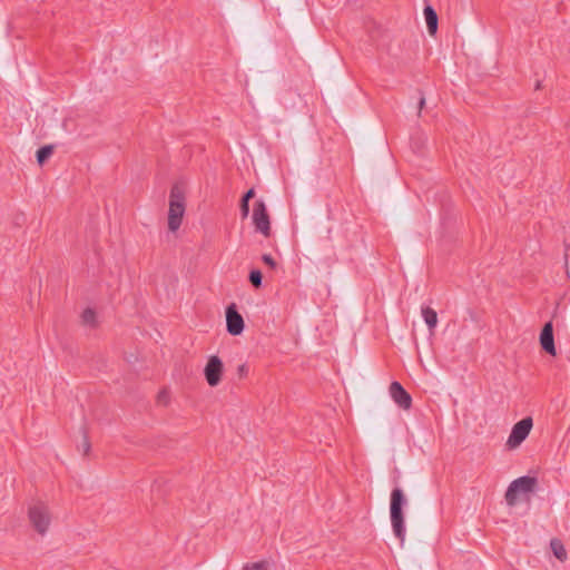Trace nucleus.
I'll use <instances>...</instances> for the list:
<instances>
[{"instance_id":"obj_13","label":"nucleus","mask_w":570,"mask_h":570,"mask_svg":"<svg viewBox=\"0 0 570 570\" xmlns=\"http://www.w3.org/2000/svg\"><path fill=\"white\" fill-rule=\"evenodd\" d=\"M55 147L53 145H45L40 147L36 153L37 163L39 166H42L53 154Z\"/></svg>"},{"instance_id":"obj_4","label":"nucleus","mask_w":570,"mask_h":570,"mask_svg":"<svg viewBox=\"0 0 570 570\" xmlns=\"http://www.w3.org/2000/svg\"><path fill=\"white\" fill-rule=\"evenodd\" d=\"M28 518L33 529L43 535L50 525L51 517L49 508L43 502H36L28 508Z\"/></svg>"},{"instance_id":"obj_21","label":"nucleus","mask_w":570,"mask_h":570,"mask_svg":"<svg viewBox=\"0 0 570 570\" xmlns=\"http://www.w3.org/2000/svg\"><path fill=\"white\" fill-rule=\"evenodd\" d=\"M255 197V189L249 188L242 197L240 200L249 203Z\"/></svg>"},{"instance_id":"obj_10","label":"nucleus","mask_w":570,"mask_h":570,"mask_svg":"<svg viewBox=\"0 0 570 570\" xmlns=\"http://www.w3.org/2000/svg\"><path fill=\"white\" fill-rule=\"evenodd\" d=\"M540 345L541 348L548 353L549 355L554 356L557 354L554 337H553V324L552 322H547L540 333Z\"/></svg>"},{"instance_id":"obj_20","label":"nucleus","mask_w":570,"mask_h":570,"mask_svg":"<svg viewBox=\"0 0 570 570\" xmlns=\"http://www.w3.org/2000/svg\"><path fill=\"white\" fill-rule=\"evenodd\" d=\"M239 209L242 218H247V216L249 215V203L240 200Z\"/></svg>"},{"instance_id":"obj_3","label":"nucleus","mask_w":570,"mask_h":570,"mask_svg":"<svg viewBox=\"0 0 570 570\" xmlns=\"http://www.w3.org/2000/svg\"><path fill=\"white\" fill-rule=\"evenodd\" d=\"M537 484V478L530 475H523L513 480L505 492L507 504L510 507L515 505L521 495L535 492Z\"/></svg>"},{"instance_id":"obj_19","label":"nucleus","mask_w":570,"mask_h":570,"mask_svg":"<svg viewBox=\"0 0 570 570\" xmlns=\"http://www.w3.org/2000/svg\"><path fill=\"white\" fill-rule=\"evenodd\" d=\"M82 432H83V438H82V442H81L80 446L82 448L83 454L87 455L91 449V444H90L88 434L85 429H82Z\"/></svg>"},{"instance_id":"obj_14","label":"nucleus","mask_w":570,"mask_h":570,"mask_svg":"<svg viewBox=\"0 0 570 570\" xmlns=\"http://www.w3.org/2000/svg\"><path fill=\"white\" fill-rule=\"evenodd\" d=\"M550 547H551V550L554 554V557L560 560V561H563L566 560L567 558V552H566V549L562 544V542L558 539H552L550 541Z\"/></svg>"},{"instance_id":"obj_16","label":"nucleus","mask_w":570,"mask_h":570,"mask_svg":"<svg viewBox=\"0 0 570 570\" xmlns=\"http://www.w3.org/2000/svg\"><path fill=\"white\" fill-rule=\"evenodd\" d=\"M248 279L255 288H259L262 286L263 273L259 269H252Z\"/></svg>"},{"instance_id":"obj_23","label":"nucleus","mask_w":570,"mask_h":570,"mask_svg":"<svg viewBox=\"0 0 570 570\" xmlns=\"http://www.w3.org/2000/svg\"><path fill=\"white\" fill-rule=\"evenodd\" d=\"M425 106V98L423 95H421L419 100V109L421 110Z\"/></svg>"},{"instance_id":"obj_18","label":"nucleus","mask_w":570,"mask_h":570,"mask_svg":"<svg viewBox=\"0 0 570 570\" xmlns=\"http://www.w3.org/2000/svg\"><path fill=\"white\" fill-rule=\"evenodd\" d=\"M262 261L264 262V264H266L272 269H276L278 266L277 262L273 258V256L271 254H263Z\"/></svg>"},{"instance_id":"obj_8","label":"nucleus","mask_w":570,"mask_h":570,"mask_svg":"<svg viewBox=\"0 0 570 570\" xmlns=\"http://www.w3.org/2000/svg\"><path fill=\"white\" fill-rule=\"evenodd\" d=\"M226 330L233 336H238L243 333L245 322L240 313L237 311L235 303H230L225 311Z\"/></svg>"},{"instance_id":"obj_9","label":"nucleus","mask_w":570,"mask_h":570,"mask_svg":"<svg viewBox=\"0 0 570 570\" xmlns=\"http://www.w3.org/2000/svg\"><path fill=\"white\" fill-rule=\"evenodd\" d=\"M390 395L393 401L403 410H409L412 405V397L397 381H394L390 385Z\"/></svg>"},{"instance_id":"obj_15","label":"nucleus","mask_w":570,"mask_h":570,"mask_svg":"<svg viewBox=\"0 0 570 570\" xmlns=\"http://www.w3.org/2000/svg\"><path fill=\"white\" fill-rule=\"evenodd\" d=\"M82 324L91 327L96 326V312L95 309L87 307L81 314Z\"/></svg>"},{"instance_id":"obj_7","label":"nucleus","mask_w":570,"mask_h":570,"mask_svg":"<svg viewBox=\"0 0 570 570\" xmlns=\"http://www.w3.org/2000/svg\"><path fill=\"white\" fill-rule=\"evenodd\" d=\"M223 361L217 355H210L204 368V375L209 386L215 387L222 381Z\"/></svg>"},{"instance_id":"obj_24","label":"nucleus","mask_w":570,"mask_h":570,"mask_svg":"<svg viewBox=\"0 0 570 570\" xmlns=\"http://www.w3.org/2000/svg\"><path fill=\"white\" fill-rule=\"evenodd\" d=\"M165 397H166L165 392H160V393L158 394V400H159V401H161V400H163V399H165Z\"/></svg>"},{"instance_id":"obj_12","label":"nucleus","mask_w":570,"mask_h":570,"mask_svg":"<svg viewBox=\"0 0 570 570\" xmlns=\"http://www.w3.org/2000/svg\"><path fill=\"white\" fill-rule=\"evenodd\" d=\"M422 317L430 331H433L436 327L438 314L433 308L429 306L422 307Z\"/></svg>"},{"instance_id":"obj_11","label":"nucleus","mask_w":570,"mask_h":570,"mask_svg":"<svg viewBox=\"0 0 570 570\" xmlns=\"http://www.w3.org/2000/svg\"><path fill=\"white\" fill-rule=\"evenodd\" d=\"M424 18L426 22L428 31L431 36L435 35L438 31V14L436 11L431 6H425L424 10Z\"/></svg>"},{"instance_id":"obj_5","label":"nucleus","mask_w":570,"mask_h":570,"mask_svg":"<svg viewBox=\"0 0 570 570\" xmlns=\"http://www.w3.org/2000/svg\"><path fill=\"white\" fill-rule=\"evenodd\" d=\"M533 425V421L530 416L524 417L517 422L508 438L507 445L510 449L519 446L529 435Z\"/></svg>"},{"instance_id":"obj_6","label":"nucleus","mask_w":570,"mask_h":570,"mask_svg":"<svg viewBox=\"0 0 570 570\" xmlns=\"http://www.w3.org/2000/svg\"><path fill=\"white\" fill-rule=\"evenodd\" d=\"M253 223L255 225V229L262 233L265 237L271 235L269 215L263 200H256L254 203Z\"/></svg>"},{"instance_id":"obj_1","label":"nucleus","mask_w":570,"mask_h":570,"mask_svg":"<svg viewBox=\"0 0 570 570\" xmlns=\"http://www.w3.org/2000/svg\"><path fill=\"white\" fill-rule=\"evenodd\" d=\"M185 209V188L181 184L176 183L169 194L168 228L170 232H176L180 227Z\"/></svg>"},{"instance_id":"obj_17","label":"nucleus","mask_w":570,"mask_h":570,"mask_svg":"<svg viewBox=\"0 0 570 570\" xmlns=\"http://www.w3.org/2000/svg\"><path fill=\"white\" fill-rule=\"evenodd\" d=\"M268 561L261 560L257 562H247L243 566V570H268Z\"/></svg>"},{"instance_id":"obj_22","label":"nucleus","mask_w":570,"mask_h":570,"mask_svg":"<svg viewBox=\"0 0 570 570\" xmlns=\"http://www.w3.org/2000/svg\"><path fill=\"white\" fill-rule=\"evenodd\" d=\"M237 373L239 375V377H244L247 375L248 373V368L246 366V364H240L238 367H237Z\"/></svg>"},{"instance_id":"obj_2","label":"nucleus","mask_w":570,"mask_h":570,"mask_svg":"<svg viewBox=\"0 0 570 570\" xmlns=\"http://www.w3.org/2000/svg\"><path fill=\"white\" fill-rule=\"evenodd\" d=\"M406 504L405 495L400 488H394L390 499V517L395 537L403 542L405 539V524L403 507Z\"/></svg>"}]
</instances>
